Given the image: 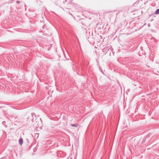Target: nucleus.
I'll list each match as a JSON object with an SVG mask.
<instances>
[{"mask_svg": "<svg viewBox=\"0 0 159 159\" xmlns=\"http://www.w3.org/2000/svg\"><path fill=\"white\" fill-rule=\"evenodd\" d=\"M5 121H2V124L3 125H5Z\"/></svg>", "mask_w": 159, "mask_h": 159, "instance_id": "0eeeda50", "label": "nucleus"}, {"mask_svg": "<svg viewBox=\"0 0 159 159\" xmlns=\"http://www.w3.org/2000/svg\"><path fill=\"white\" fill-rule=\"evenodd\" d=\"M16 2V3H17L18 4H19L20 3V1H17Z\"/></svg>", "mask_w": 159, "mask_h": 159, "instance_id": "423d86ee", "label": "nucleus"}, {"mask_svg": "<svg viewBox=\"0 0 159 159\" xmlns=\"http://www.w3.org/2000/svg\"><path fill=\"white\" fill-rule=\"evenodd\" d=\"M12 59H13L12 57L11 56H10L8 55L0 56V61L1 62L4 61L7 62V61L10 62L11 61Z\"/></svg>", "mask_w": 159, "mask_h": 159, "instance_id": "f03ea898", "label": "nucleus"}, {"mask_svg": "<svg viewBox=\"0 0 159 159\" xmlns=\"http://www.w3.org/2000/svg\"><path fill=\"white\" fill-rule=\"evenodd\" d=\"M155 14H159V8L157 9L154 13Z\"/></svg>", "mask_w": 159, "mask_h": 159, "instance_id": "39448f33", "label": "nucleus"}, {"mask_svg": "<svg viewBox=\"0 0 159 159\" xmlns=\"http://www.w3.org/2000/svg\"><path fill=\"white\" fill-rule=\"evenodd\" d=\"M31 117L32 118L31 119L32 122H34V124L38 125H39V121H41V118H39V117H37L36 116L35 113H32L29 117H27V121L29 122L31 120Z\"/></svg>", "mask_w": 159, "mask_h": 159, "instance_id": "f257e3e1", "label": "nucleus"}, {"mask_svg": "<svg viewBox=\"0 0 159 159\" xmlns=\"http://www.w3.org/2000/svg\"><path fill=\"white\" fill-rule=\"evenodd\" d=\"M19 144L21 145L23 143V139L22 138H20L19 139Z\"/></svg>", "mask_w": 159, "mask_h": 159, "instance_id": "7ed1b4c3", "label": "nucleus"}, {"mask_svg": "<svg viewBox=\"0 0 159 159\" xmlns=\"http://www.w3.org/2000/svg\"><path fill=\"white\" fill-rule=\"evenodd\" d=\"M27 142L28 143H29V139H26Z\"/></svg>", "mask_w": 159, "mask_h": 159, "instance_id": "6e6552de", "label": "nucleus"}, {"mask_svg": "<svg viewBox=\"0 0 159 159\" xmlns=\"http://www.w3.org/2000/svg\"><path fill=\"white\" fill-rule=\"evenodd\" d=\"M78 124H73L71 125V126L73 127H77L78 126Z\"/></svg>", "mask_w": 159, "mask_h": 159, "instance_id": "20e7f679", "label": "nucleus"}, {"mask_svg": "<svg viewBox=\"0 0 159 159\" xmlns=\"http://www.w3.org/2000/svg\"><path fill=\"white\" fill-rule=\"evenodd\" d=\"M42 28L43 29L44 28V26H43Z\"/></svg>", "mask_w": 159, "mask_h": 159, "instance_id": "1a4fd4ad", "label": "nucleus"}]
</instances>
